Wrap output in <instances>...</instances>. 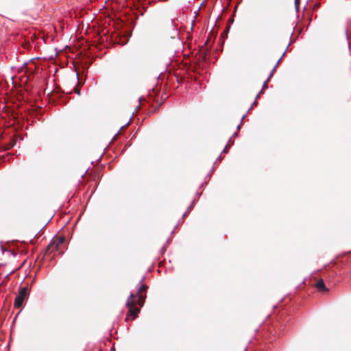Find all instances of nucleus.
<instances>
[{
    "mask_svg": "<svg viewBox=\"0 0 351 351\" xmlns=\"http://www.w3.org/2000/svg\"><path fill=\"white\" fill-rule=\"evenodd\" d=\"M147 289L148 287L145 284H142L136 294L131 293L130 295L126 302V306L129 311L125 321H128L130 317H132V320H134L137 317L141 310L136 306V304H138L141 307L143 306Z\"/></svg>",
    "mask_w": 351,
    "mask_h": 351,
    "instance_id": "nucleus-1",
    "label": "nucleus"
},
{
    "mask_svg": "<svg viewBox=\"0 0 351 351\" xmlns=\"http://www.w3.org/2000/svg\"><path fill=\"white\" fill-rule=\"evenodd\" d=\"M28 295V289L27 287H21L19 289V295L14 300V306L16 308H20L23 305L24 300Z\"/></svg>",
    "mask_w": 351,
    "mask_h": 351,
    "instance_id": "nucleus-2",
    "label": "nucleus"
},
{
    "mask_svg": "<svg viewBox=\"0 0 351 351\" xmlns=\"http://www.w3.org/2000/svg\"><path fill=\"white\" fill-rule=\"evenodd\" d=\"M3 113L5 114L8 118L12 119L14 121L13 124H14L15 121L17 119L19 115L18 112L8 106H5L3 108Z\"/></svg>",
    "mask_w": 351,
    "mask_h": 351,
    "instance_id": "nucleus-3",
    "label": "nucleus"
},
{
    "mask_svg": "<svg viewBox=\"0 0 351 351\" xmlns=\"http://www.w3.org/2000/svg\"><path fill=\"white\" fill-rule=\"evenodd\" d=\"M280 60H281V58H280V59L278 60V61L277 62V63L276 64V65H275V66H274V68L272 69V70H271V73H270V74H269V76L268 77L267 80L264 82V84H263V85L262 90H261V92L257 95L256 98H258V97H259L260 94L263 93V90L264 89L267 88V87H268V86H267V83H268V82L270 80V79L271 78V77L273 76L274 73L275 72L276 69V67L278 66V64H279V62H280Z\"/></svg>",
    "mask_w": 351,
    "mask_h": 351,
    "instance_id": "nucleus-4",
    "label": "nucleus"
},
{
    "mask_svg": "<svg viewBox=\"0 0 351 351\" xmlns=\"http://www.w3.org/2000/svg\"><path fill=\"white\" fill-rule=\"evenodd\" d=\"M60 249V247L59 246H58L56 243H54L53 241H51L46 249V253H47V254L53 253L56 251L59 250Z\"/></svg>",
    "mask_w": 351,
    "mask_h": 351,
    "instance_id": "nucleus-5",
    "label": "nucleus"
},
{
    "mask_svg": "<svg viewBox=\"0 0 351 351\" xmlns=\"http://www.w3.org/2000/svg\"><path fill=\"white\" fill-rule=\"evenodd\" d=\"M315 287L320 291H322V292L328 291V289L325 286V283L322 279H320L317 282V283L315 284Z\"/></svg>",
    "mask_w": 351,
    "mask_h": 351,
    "instance_id": "nucleus-6",
    "label": "nucleus"
},
{
    "mask_svg": "<svg viewBox=\"0 0 351 351\" xmlns=\"http://www.w3.org/2000/svg\"><path fill=\"white\" fill-rule=\"evenodd\" d=\"M52 241L56 243L57 244V245L60 247L64 243L65 238L64 237H59L54 239Z\"/></svg>",
    "mask_w": 351,
    "mask_h": 351,
    "instance_id": "nucleus-7",
    "label": "nucleus"
},
{
    "mask_svg": "<svg viewBox=\"0 0 351 351\" xmlns=\"http://www.w3.org/2000/svg\"><path fill=\"white\" fill-rule=\"evenodd\" d=\"M14 145H15V141H12L11 143L6 145L5 149L8 150V149H11L12 147H13L14 146Z\"/></svg>",
    "mask_w": 351,
    "mask_h": 351,
    "instance_id": "nucleus-8",
    "label": "nucleus"
},
{
    "mask_svg": "<svg viewBox=\"0 0 351 351\" xmlns=\"http://www.w3.org/2000/svg\"><path fill=\"white\" fill-rule=\"evenodd\" d=\"M74 91L75 93H77V95H80V88L79 86V85H77L75 88H74Z\"/></svg>",
    "mask_w": 351,
    "mask_h": 351,
    "instance_id": "nucleus-9",
    "label": "nucleus"
},
{
    "mask_svg": "<svg viewBox=\"0 0 351 351\" xmlns=\"http://www.w3.org/2000/svg\"><path fill=\"white\" fill-rule=\"evenodd\" d=\"M299 3H300V0H295V5L297 8H298Z\"/></svg>",
    "mask_w": 351,
    "mask_h": 351,
    "instance_id": "nucleus-10",
    "label": "nucleus"
},
{
    "mask_svg": "<svg viewBox=\"0 0 351 351\" xmlns=\"http://www.w3.org/2000/svg\"><path fill=\"white\" fill-rule=\"evenodd\" d=\"M228 152V147L226 146L225 147V149H223V152Z\"/></svg>",
    "mask_w": 351,
    "mask_h": 351,
    "instance_id": "nucleus-11",
    "label": "nucleus"
},
{
    "mask_svg": "<svg viewBox=\"0 0 351 351\" xmlns=\"http://www.w3.org/2000/svg\"><path fill=\"white\" fill-rule=\"evenodd\" d=\"M240 127H241V125H239L237 126V128H238V129H239V128H240Z\"/></svg>",
    "mask_w": 351,
    "mask_h": 351,
    "instance_id": "nucleus-12",
    "label": "nucleus"
}]
</instances>
